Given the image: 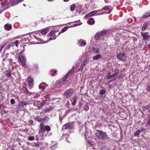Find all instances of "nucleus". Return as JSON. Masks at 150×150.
<instances>
[{
  "label": "nucleus",
  "instance_id": "18",
  "mask_svg": "<svg viewBox=\"0 0 150 150\" xmlns=\"http://www.w3.org/2000/svg\"><path fill=\"white\" fill-rule=\"evenodd\" d=\"M147 22H145L144 23L142 27V31H144L147 28Z\"/></svg>",
  "mask_w": 150,
  "mask_h": 150
},
{
  "label": "nucleus",
  "instance_id": "60",
  "mask_svg": "<svg viewBox=\"0 0 150 150\" xmlns=\"http://www.w3.org/2000/svg\"><path fill=\"white\" fill-rule=\"evenodd\" d=\"M40 106L41 107H42V106H43V104L42 103H41L40 105Z\"/></svg>",
  "mask_w": 150,
  "mask_h": 150
},
{
  "label": "nucleus",
  "instance_id": "1",
  "mask_svg": "<svg viewBox=\"0 0 150 150\" xmlns=\"http://www.w3.org/2000/svg\"><path fill=\"white\" fill-rule=\"evenodd\" d=\"M96 136L101 140L105 141L108 139V136L105 132L97 129L95 134Z\"/></svg>",
  "mask_w": 150,
  "mask_h": 150
},
{
  "label": "nucleus",
  "instance_id": "47",
  "mask_svg": "<svg viewBox=\"0 0 150 150\" xmlns=\"http://www.w3.org/2000/svg\"><path fill=\"white\" fill-rule=\"evenodd\" d=\"M10 103L11 104L14 105L15 103V101L14 99L13 98L11 99V100Z\"/></svg>",
  "mask_w": 150,
  "mask_h": 150
},
{
  "label": "nucleus",
  "instance_id": "30",
  "mask_svg": "<svg viewBox=\"0 0 150 150\" xmlns=\"http://www.w3.org/2000/svg\"><path fill=\"white\" fill-rule=\"evenodd\" d=\"M47 29L44 28L41 31V33L42 34H46L47 32Z\"/></svg>",
  "mask_w": 150,
  "mask_h": 150
},
{
  "label": "nucleus",
  "instance_id": "41",
  "mask_svg": "<svg viewBox=\"0 0 150 150\" xmlns=\"http://www.w3.org/2000/svg\"><path fill=\"white\" fill-rule=\"evenodd\" d=\"M37 120L38 122H42L43 119L41 118L38 117L37 118Z\"/></svg>",
  "mask_w": 150,
  "mask_h": 150
},
{
  "label": "nucleus",
  "instance_id": "12",
  "mask_svg": "<svg viewBox=\"0 0 150 150\" xmlns=\"http://www.w3.org/2000/svg\"><path fill=\"white\" fill-rule=\"evenodd\" d=\"M87 23L90 25H93L95 22V20L93 18H91L87 21Z\"/></svg>",
  "mask_w": 150,
  "mask_h": 150
},
{
  "label": "nucleus",
  "instance_id": "26",
  "mask_svg": "<svg viewBox=\"0 0 150 150\" xmlns=\"http://www.w3.org/2000/svg\"><path fill=\"white\" fill-rule=\"evenodd\" d=\"M100 33L101 34V36H102L103 37L105 36L107 33V31L105 30H103L101 31Z\"/></svg>",
  "mask_w": 150,
  "mask_h": 150
},
{
  "label": "nucleus",
  "instance_id": "13",
  "mask_svg": "<svg viewBox=\"0 0 150 150\" xmlns=\"http://www.w3.org/2000/svg\"><path fill=\"white\" fill-rule=\"evenodd\" d=\"M86 44L85 41L83 40H80L78 42V44L81 46H84Z\"/></svg>",
  "mask_w": 150,
  "mask_h": 150
},
{
  "label": "nucleus",
  "instance_id": "22",
  "mask_svg": "<svg viewBox=\"0 0 150 150\" xmlns=\"http://www.w3.org/2000/svg\"><path fill=\"white\" fill-rule=\"evenodd\" d=\"M68 29V28L67 26H66L64 27L62 29V30L59 33V35L60 34L62 33H63L67 30Z\"/></svg>",
  "mask_w": 150,
  "mask_h": 150
},
{
  "label": "nucleus",
  "instance_id": "62",
  "mask_svg": "<svg viewBox=\"0 0 150 150\" xmlns=\"http://www.w3.org/2000/svg\"><path fill=\"white\" fill-rule=\"evenodd\" d=\"M12 62V59H10V60L9 61V63H11Z\"/></svg>",
  "mask_w": 150,
  "mask_h": 150
},
{
  "label": "nucleus",
  "instance_id": "45",
  "mask_svg": "<svg viewBox=\"0 0 150 150\" xmlns=\"http://www.w3.org/2000/svg\"><path fill=\"white\" fill-rule=\"evenodd\" d=\"M108 75L107 76L106 78L108 79H111L112 78L110 73H108Z\"/></svg>",
  "mask_w": 150,
  "mask_h": 150
},
{
  "label": "nucleus",
  "instance_id": "9",
  "mask_svg": "<svg viewBox=\"0 0 150 150\" xmlns=\"http://www.w3.org/2000/svg\"><path fill=\"white\" fill-rule=\"evenodd\" d=\"M19 61L20 63H21L22 65L23 66H24L25 64V58L23 56H21L19 58Z\"/></svg>",
  "mask_w": 150,
  "mask_h": 150
},
{
  "label": "nucleus",
  "instance_id": "16",
  "mask_svg": "<svg viewBox=\"0 0 150 150\" xmlns=\"http://www.w3.org/2000/svg\"><path fill=\"white\" fill-rule=\"evenodd\" d=\"M150 16V11H147L144 14L142 17L144 18H147Z\"/></svg>",
  "mask_w": 150,
  "mask_h": 150
},
{
  "label": "nucleus",
  "instance_id": "42",
  "mask_svg": "<svg viewBox=\"0 0 150 150\" xmlns=\"http://www.w3.org/2000/svg\"><path fill=\"white\" fill-rule=\"evenodd\" d=\"M13 42H11L10 44L8 46V48L9 49L10 48H11V47H13L14 46L13 45Z\"/></svg>",
  "mask_w": 150,
  "mask_h": 150
},
{
  "label": "nucleus",
  "instance_id": "39",
  "mask_svg": "<svg viewBox=\"0 0 150 150\" xmlns=\"http://www.w3.org/2000/svg\"><path fill=\"white\" fill-rule=\"evenodd\" d=\"M119 72V69L117 68H116L115 70L114 71V73L116 74L117 76Z\"/></svg>",
  "mask_w": 150,
  "mask_h": 150
},
{
  "label": "nucleus",
  "instance_id": "34",
  "mask_svg": "<svg viewBox=\"0 0 150 150\" xmlns=\"http://www.w3.org/2000/svg\"><path fill=\"white\" fill-rule=\"evenodd\" d=\"M140 133L141 131L139 130H138L134 132V135L135 136H137L140 134Z\"/></svg>",
  "mask_w": 150,
  "mask_h": 150
},
{
  "label": "nucleus",
  "instance_id": "58",
  "mask_svg": "<svg viewBox=\"0 0 150 150\" xmlns=\"http://www.w3.org/2000/svg\"><path fill=\"white\" fill-rule=\"evenodd\" d=\"M104 1L106 3H108V0H105Z\"/></svg>",
  "mask_w": 150,
  "mask_h": 150
},
{
  "label": "nucleus",
  "instance_id": "63",
  "mask_svg": "<svg viewBox=\"0 0 150 150\" xmlns=\"http://www.w3.org/2000/svg\"><path fill=\"white\" fill-rule=\"evenodd\" d=\"M52 38L51 37H50L49 38V40H52Z\"/></svg>",
  "mask_w": 150,
  "mask_h": 150
},
{
  "label": "nucleus",
  "instance_id": "14",
  "mask_svg": "<svg viewBox=\"0 0 150 150\" xmlns=\"http://www.w3.org/2000/svg\"><path fill=\"white\" fill-rule=\"evenodd\" d=\"M11 73V71L10 70H8L6 71L5 75L7 77L11 78L12 77Z\"/></svg>",
  "mask_w": 150,
  "mask_h": 150
},
{
  "label": "nucleus",
  "instance_id": "19",
  "mask_svg": "<svg viewBox=\"0 0 150 150\" xmlns=\"http://www.w3.org/2000/svg\"><path fill=\"white\" fill-rule=\"evenodd\" d=\"M44 129L47 132V134L49 133V132L51 130V128L50 127L49 125H46L45 126V128Z\"/></svg>",
  "mask_w": 150,
  "mask_h": 150
},
{
  "label": "nucleus",
  "instance_id": "46",
  "mask_svg": "<svg viewBox=\"0 0 150 150\" xmlns=\"http://www.w3.org/2000/svg\"><path fill=\"white\" fill-rule=\"evenodd\" d=\"M52 71H50V72L51 73V75L52 76H54V74L56 73V72H57V71L56 70H54L53 71V73H52Z\"/></svg>",
  "mask_w": 150,
  "mask_h": 150
},
{
  "label": "nucleus",
  "instance_id": "44",
  "mask_svg": "<svg viewBox=\"0 0 150 150\" xmlns=\"http://www.w3.org/2000/svg\"><path fill=\"white\" fill-rule=\"evenodd\" d=\"M42 119L43 121L44 122L45 121H48L49 120V118L45 116V117L43 118Z\"/></svg>",
  "mask_w": 150,
  "mask_h": 150
},
{
  "label": "nucleus",
  "instance_id": "43",
  "mask_svg": "<svg viewBox=\"0 0 150 150\" xmlns=\"http://www.w3.org/2000/svg\"><path fill=\"white\" fill-rule=\"evenodd\" d=\"M143 110L144 111H145L146 110H148L149 112H150V110L148 107H143Z\"/></svg>",
  "mask_w": 150,
  "mask_h": 150
},
{
  "label": "nucleus",
  "instance_id": "37",
  "mask_svg": "<svg viewBox=\"0 0 150 150\" xmlns=\"http://www.w3.org/2000/svg\"><path fill=\"white\" fill-rule=\"evenodd\" d=\"M28 139L30 141H33L35 139V138L33 136H29L28 137Z\"/></svg>",
  "mask_w": 150,
  "mask_h": 150
},
{
  "label": "nucleus",
  "instance_id": "54",
  "mask_svg": "<svg viewBox=\"0 0 150 150\" xmlns=\"http://www.w3.org/2000/svg\"><path fill=\"white\" fill-rule=\"evenodd\" d=\"M133 41L135 42V41H137V39L136 38L134 37L133 38Z\"/></svg>",
  "mask_w": 150,
  "mask_h": 150
},
{
  "label": "nucleus",
  "instance_id": "49",
  "mask_svg": "<svg viewBox=\"0 0 150 150\" xmlns=\"http://www.w3.org/2000/svg\"><path fill=\"white\" fill-rule=\"evenodd\" d=\"M39 87L40 89L41 88L42 90H43L45 88V87L44 86H42L41 84H40L39 85Z\"/></svg>",
  "mask_w": 150,
  "mask_h": 150
},
{
  "label": "nucleus",
  "instance_id": "21",
  "mask_svg": "<svg viewBox=\"0 0 150 150\" xmlns=\"http://www.w3.org/2000/svg\"><path fill=\"white\" fill-rule=\"evenodd\" d=\"M93 51L95 53H98L99 51V49L97 47H93L92 48Z\"/></svg>",
  "mask_w": 150,
  "mask_h": 150
},
{
  "label": "nucleus",
  "instance_id": "59",
  "mask_svg": "<svg viewBox=\"0 0 150 150\" xmlns=\"http://www.w3.org/2000/svg\"><path fill=\"white\" fill-rule=\"evenodd\" d=\"M64 2H66L69 1V0H63Z\"/></svg>",
  "mask_w": 150,
  "mask_h": 150
},
{
  "label": "nucleus",
  "instance_id": "6",
  "mask_svg": "<svg viewBox=\"0 0 150 150\" xmlns=\"http://www.w3.org/2000/svg\"><path fill=\"white\" fill-rule=\"evenodd\" d=\"M28 85L29 89L32 88L33 86V79L31 76H29L28 78Z\"/></svg>",
  "mask_w": 150,
  "mask_h": 150
},
{
  "label": "nucleus",
  "instance_id": "52",
  "mask_svg": "<svg viewBox=\"0 0 150 150\" xmlns=\"http://www.w3.org/2000/svg\"><path fill=\"white\" fill-rule=\"evenodd\" d=\"M111 76L112 77H114L115 76H117L116 74H115V73H114V74H112V75H111Z\"/></svg>",
  "mask_w": 150,
  "mask_h": 150
},
{
  "label": "nucleus",
  "instance_id": "7",
  "mask_svg": "<svg viewBox=\"0 0 150 150\" xmlns=\"http://www.w3.org/2000/svg\"><path fill=\"white\" fill-rule=\"evenodd\" d=\"M141 35L143 38V39L145 40L148 39L150 37V35L148 32H142L140 33Z\"/></svg>",
  "mask_w": 150,
  "mask_h": 150
},
{
  "label": "nucleus",
  "instance_id": "25",
  "mask_svg": "<svg viewBox=\"0 0 150 150\" xmlns=\"http://www.w3.org/2000/svg\"><path fill=\"white\" fill-rule=\"evenodd\" d=\"M76 8V6L75 4H73L70 6V9L71 11H74Z\"/></svg>",
  "mask_w": 150,
  "mask_h": 150
},
{
  "label": "nucleus",
  "instance_id": "61",
  "mask_svg": "<svg viewBox=\"0 0 150 150\" xmlns=\"http://www.w3.org/2000/svg\"><path fill=\"white\" fill-rule=\"evenodd\" d=\"M147 107H148V108H149V109H150V105H148V106H147Z\"/></svg>",
  "mask_w": 150,
  "mask_h": 150
},
{
  "label": "nucleus",
  "instance_id": "32",
  "mask_svg": "<svg viewBox=\"0 0 150 150\" xmlns=\"http://www.w3.org/2000/svg\"><path fill=\"white\" fill-rule=\"evenodd\" d=\"M101 11L105 10H108V11L107 12H109V10H111L112 11L111 9H109V6H106L104 7L102 9L100 10Z\"/></svg>",
  "mask_w": 150,
  "mask_h": 150
},
{
  "label": "nucleus",
  "instance_id": "10",
  "mask_svg": "<svg viewBox=\"0 0 150 150\" xmlns=\"http://www.w3.org/2000/svg\"><path fill=\"white\" fill-rule=\"evenodd\" d=\"M14 0H10L9 2L10 3H11L10 6H14L15 5L18 4L19 3L23 1L24 0H16L14 1L13 3H12V2Z\"/></svg>",
  "mask_w": 150,
  "mask_h": 150
},
{
  "label": "nucleus",
  "instance_id": "17",
  "mask_svg": "<svg viewBox=\"0 0 150 150\" xmlns=\"http://www.w3.org/2000/svg\"><path fill=\"white\" fill-rule=\"evenodd\" d=\"M4 28L6 30H9L11 29L12 26L11 25L7 24L5 25Z\"/></svg>",
  "mask_w": 150,
  "mask_h": 150
},
{
  "label": "nucleus",
  "instance_id": "23",
  "mask_svg": "<svg viewBox=\"0 0 150 150\" xmlns=\"http://www.w3.org/2000/svg\"><path fill=\"white\" fill-rule=\"evenodd\" d=\"M69 135L67 134H64L62 136V137L63 139H64L67 140L68 138H69Z\"/></svg>",
  "mask_w": 150,
  "mask_h": 150
},
{
  "label": "nucleus",
  "instance_id": "55",
  "mask_svg": "<svg viewBox=\"0 0 150 150\" xmlns=\"http://www.w3.org/2000/svg\"><path fill=\"white\" fill-rule=\"evenodd\" d=\"M147 125H150V118L149 120L148 121V123L146 125V126Z\"/></svg>",
  "mask_w": 150,
  "mask_h": 150
},
{
  "label": "nucleus",
  "instance_id": "24",
  "mask_svg": "<svg viewBox=\"0 0 150 150\" xmlns=\"http://www.w3.org/2000/svg\"><path fill=\"white\" fill-rule=\"evenodd\" d=\"M74 71V68L73 67L71 69L67 74L69 75L70 76L73 73Z\"/></svg>",
  "mask_w": 150,
  "mask_h": 150
},
{
  "label": "nucleus",
  "instance_id": "35",
  "mask_svg": "<svg viewBox=\"0 0 150 150\" xmlns=\"http://www.w3.org/2000/svg\"><path fill=\"white\" fill-rule=\"evenodd\" d=\"M106 92L105 90L102 89L100 91L99 94L101 95H103L106 93Z\"/></svg>",
  "mask_w": 150,
  "mask_h": 150
},
{
  "label": "nucleus",
  "instance_id": "5",
  "mask_svg": "<svg viewBox=\"0 0 150 150\" xmlns=\"http://www.w3.org/2000/svg\"><path fill=\"white\" fill-rule=\"evenodd\" d=\"M73 92V89L72 88H69L65 92L64 95L66 98H68L72 96Z\"/></svg>",
  "mask_w": 150,
  "mask_h": 150
},
{
  "label": "nucleus",
  "instance_id": "15",
  "mask_svg": "<svg viewBox=\"0 0 150 150\" xmlns=\"http://www.w3.org/2000/svg\"><path fill=\"white\" fill-rule=\"evenodd\" d=\"M9 3L8 1H3L1 3L0 5L2 7L6 6L9 4Z\"/></svg>",
  "mask_w": 150,
  "mask_h": 150
},
{
  "label": "nucleus",
  "instance_id": "3",
  "mask_svg": "<svg viewBox=\"0 0 150 150\" xmlns=\"http://www.w3.org/2000/svg\"><path fill=\"white\" fill-rule=\"evenodd\" d=\"M75 124V122H74L67 123L63 126L62 129H72L74 127Z\"/></svg>",
  "mask_w": 150,
  "mask_h": 150
},
{
  "label": "nucleus",
  "instance_id": "31",
  "mask_svg": "<svg viewBox=\"0 0 150 150\" xmlns=\"http://www.w3.org/2000/svg\"><path fill=\"white\" fill-rule=\"evenodd\" d=\"M101 10H96L94 11H91L90 12L91 14L92 15V16H93L94 14L97 13L98 12L100 11Z\"/></svg>",
  "mask_w": 150,
  "mask_h": 150
},
{
  "label": "nucleus",
  "instance_id": "48",
  "mask_svg": "<svg viewBox=\"0 0 150 150\" xmlns=\"http://www.w3.org/2000/svg\"><path fill=\"white\" fill-rule=\"evenodd\" d=\"M92 15L91 14L90 12L89 13H88L85 16L84 18H86V17H88L90 16H92Z\"/></svg>",
  "mask_w": 150,
  "mask_h": 150
},
{
  "label": "nucleus",
  "instance_id": "50",
  "mask_svg": "<svg viewBox=\"0 0 150 150\" xmlns=\"http://www.w3.org/2000/svg\"><path fill=\"white\" fill-rule=\"evenodd\" d=\"M146 90L148 91L149 92H150V86L149 85L147 86L146 87Z\"/></svg>",
  "mask_w": 150,
  "mask_h": 150
},
{
  "label": "nucleus",
  "instance_id": "27",
  "mask_svg": "<svg viewBox=\"0 0 150 150\" xmlns=\"http://www.w3.org/2000/svg\"><path fill=\"white\" fill-rule=\"evenodd\" d=\"M53 109V107H50L49 108H46L44 110V111L45 112H47L51 111Z\"/></svg>",
  "mask_w": 150,
  "mask_h": 150
},
{
  "label": "nucleus",
  "instance_id": "2",
  "mask_svg": "<svg viewBox=\"0 0 150 150\" xmlns=\"http://www.w3.org/2000/svg\"><path fill=\"white\" fill-rule=\"evenodd\" d=\"M45 125L43 123H42L40 125V129L39 131V134L41 137H45L47 135V133L44 129Z\"/></svg>",
  "mask_w": 150,
  "mask_h": 150
},
{
  "label": "nucleus",
  "instance_id": "28",
  "mask_svg": "<svg viewBox=\"0 0 150 150\" xmlns=\"http://www.w3.org/2000/svg\"><path fill=\"white\" fill-rule=\"evenodd\" d=\"M111 12V10H109V12H102L101 13H98V15H103V14H106V13H108V14H110V13Z\"/></svg>",
  "mask_w": 150,
  "mask_h": 150
},
{
  "label": "nucleus",
  "instance_id": "57",
  "mask_svg": "<svg viewBox=\"0 0 150 150\" xmlns=\"http://www.w3.org/2000/svg\"><path fill=\"white\" fill-rule=\"evenodd\" d=\"M48 134H49L48 135L49 136H51L52 135V133L50 132H49V133Z\"/></svg>",
  "mask_w": 150,
  "mask_h": 150
},
{
  "label": "nucleus",
  "instance_id": "38",
  "mask_svg": "<svg viewBox=\"0 0 150 150\" xmlns=\"http://www.w3.org/2000/svg\"><path fill=\"white\" fill-rule=\"evenodd\" d=\"M55 34V33L54 31L52 30L51 31L49 34L48 35L49 36H52L53 35H54Z\"/></svg>",
  "mask_w": 150,
  "mask_h": 150
},
{
  "label": "nucleus",
  "instance_id": "11",
  "mask_svg": "<svg viewBox=\"0 0 150 150\" xmlns=\"http://www.w3.org/2000/svg\"><path fill=\"white\" fill-rule=\"evenodd\" d=\"M89 59H85L83 62V63L81 65V67L80 68V70L82 71L83 70V67L86 65V64H88L89 63Z\"/></svg>",
  "mask_w": 150,
  "mask_h": 150
},
{
  "label": "nucleus",
  "instance_id": "53",
  "mask_svg": "<svg viewBox=\"0 0 150 150\" xmlns=\"http://www.w3.org/2000/svg\"><path fill=\"white\" fill-rule=\"evenodd\" d=\"M33 93L28 91V93H27V94L29 95V96L32 94Z\"/></svg>",
  "mask_w": 150,
  "mask_h": 150
},
{
  "label": "nucleus",
  "instance_id": "36",
  "mask_svg": "<svg viewBox=\"0 0 150 150\" xmlns=\"http://www.w3.org/2000/svg\"><path fill=\"white\" fill-rule=\"evenodd\" d=\"M23 92L26 94L28 93V89L25 87H24L23 89Z\"/></svg>",
  "mask_w": 150,
  "mask_h": 150
},
{
  "label": "nucleus",
  "instance_id": "51",
  "mask_svg": "<svg viewBox=\"0 0 150 150\" xmlns=\"http://www.w3.org/2000/svg\"><path fill=\"white\" fill-rule=\"evenodd\" d=\"M35 146L36 147H39L40 146L39 144L38 143H37L35 144Z\"/></svg>",
  "mask_w": 150,
  "mask_h": 150
},
{
  "label": "nucleus",
  "instance_id": "33",
  "mask_svg": "<svg viewBox=\"0 0 150 150\" xmlns=\"http://www.w3.org/2000/svg\"><path fill=\"white\" fill-rule=\"evenodd\" d=\"M13 45H15L17 47L18 46V44H19V41L18 40H16L15 42H13Z\"/></svg>",
  "mask_w": 150,
  "mask_h": 150
},
{
  "label": "nucleus",
  "instance_id": "29",
  "mask_svg": "<svg viewBox=\"0 0 150 150\" xmlns=\"http://www.w3.org/2000/svg\"><path fill=\"white\" fill-rule=\"evenodd\" d=\"M76 97H73V101L71 103L72 105H76Z\"/></svg>",
  "mask_w": 150,
  "mask_h": 150
},
{
  "label": "nucleus",
  "instance_id": "20",
  "mask_svg": "<svg viewBox=\"0 0 150 150\" xmlns=\"http://www.w3.org/2000/svg\"><path fill=\"white\" fill-rule=\"evenodd\" d=\"M101 57V55L100 54L94 56L93 57V60H97L98 59Z\"/></svg>",
  "mask_w": 150,
  "mask_h": 150
},
{
  "label": "nucleus",
  "instance_id": "56",
  "mask_svg": "<svg viewBox=\"0 0 150 150\" xmlns=\"http://www.w3.org/2000/svg\"><path fill=\"white\" fill-rule=\"evenodd\" d=\"M141 130H140L141 131V132L142 131H143L144 130V129L143 128V127H141L140 128Z\"/></svg>",
  "mask_w": 150,
  "mask_h": 150
},
{
  "label": "nucleus",
  "instance_id": "64",
  "mask_svg": "<svg viewBox=\"0 0 150 150\" xmlns=\"http://www.w3.org/2000/svg\"><path fill=\"white\" fill-rule=\"evenodd\" d=\"M116 80V79L115 78H114L113 80V81H115Z\"/></svg>",
  "mask_w": 150,
  "mask_h": 150
},
{
  "label": "nucleus",
  "instance_id": "4",
  "mask_svg": "<svg viewBox=\"0 0 150 150\" xmlns=\"http://www.w3.org/2000/svg\"><path fill=\"white\" fill-rule=\"evenodd\" d=\"M116 57L118 60L122 61H125L127 59L126 56L124 53H120L117 54Z\"/></svg>",
  "mask_w": 150,
  "mask_h": 150
},
{
  "label": "nucleus",
  "instance_id": "8",
  "mask_svg": "<svg viewBox=\"0 0 150 150\" xmlns=\"http://www.w3.org/2000/svg\"><path fill=\"white\" fill-rule=\"evenodd\" d=\"M94 38L96 40H102L104 39V38L101 36L100 32L99 31L97 32L95 35Z\"/></svg>",
  "mask_w": 150,
  "mask_h": 150
},
{
  "label": "nucleus",
  "instance_id": "40",
  "mask_svg": "<svg viewBox=\"0 0 150 150\" xmlns=\"http://www.w3.org/2000/svg\"><path fill=\"white\" fill-rule=\"evenodd\" d=\"M69 76L68 74H67L62 78V80L63 81H65L67 79V77Z\"/></svg>",
  "mask_w": 150,
  "mask_h": 150
}]
</instances>
